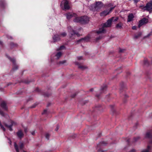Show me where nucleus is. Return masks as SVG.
Segmentation results:
<instances>
[{
	"label": "nucleus",
	"mask_w": 152,
	"mask_h": 152,
	"mask_svg": "<svg viewBox=\"0 0 152 152\" xmlns=\"http://www.w3.org/2000/svg\"><path fill=\"white\" fill-rule=\"evenodd\" d=\"M146 138H149L151 139L150 143L152 144V130L147 132L145 136Z\"/></svg>",
	"instance_id": "obj_12"
},
{
	"label": "nucleus",
	"mask_w": 152,
	"mask_h": 152,
	"mask_svg": "<svg viewBox=\"0 0 152 152\" xmlns=\"http://www.w3.org/2000/svg\"><path fill=\"white\" fill-rule=\"evenodd\" d=\"M24 82L25 83H29L30 82L26 81H25Z\"/></svg>",
	"instance_id": "obj_48"
},
{
	"label": "nucleus",
	"mask_w": 152,
	"mask_h": 152,
	"mask_svg": "<svg viewBox=\"0 0 152 152\" xmlns=\"http://www.w3.org/2000/svg\"><path fill=\"white\" fill-rule=\"evenodd\" d=\"M93 90V89H90V91H92Z\"/></svg>",
	"instance_id": "obj_53"
},
{
	"label": "nucleus",
	"mask_w": 152,
	"mask_h": 152,
	"mask_svg": "<svg viewBox=\"0 0 152 152\" xmlns=\"http://www.w3.org/2000/svg\"><path fill=\"white\" fill-rule=\"evenodd\" d=\"M61 55L62 53L60 52H59L57 53V54L56 55V56L57 57V59H59L60 58V57L61 56Z\"/></svg>",
	"instance_id": "obj_24"
},
{
	"label": "nucleus",
	"mask_w": 152,
	"mask_h": 152,
	"mask_svg": "<svg viewBox=\"0 0 152 152\" xmlns=\"http://www.w3.org/2000/svg\"><path fill=\"white\" fill-rule=\"evenodd\" d=\"M8 140H9V141H10V142H9V144H10V145H11V141H10V139H9V138H8Z\"/></svg>",
	"instance_id": "obj_44"
},
{
	"label": "nucleus",
	"mask_w": 152,
	"mask_h": 152,
	"mask_svg": "<svg viewBox=\"0 0 152 152\" xmlns=\"http://www.w3.org/2000/svg\"><path fill=\"white\" fill-rule=\"evenodd\" d=\"M107 86L106 85H104L101 88V91L104 90L106 89Z\"/></svg>",
	"instance_id": "obj_32"
},
{
	"label": "nucleus",
	"mask_w": 152,
	"mask_h": 152,
	"mask_svg": "<svg viewBox=\"0 0 152 152\" xmlns=\"http://www.w3.org/2000/svg\"><path fill=\"white\" fill-rule=\"evenodd\" d=\"M76 95L75 94H74L73 96H72V97H74Z\"/></svg>",
	"instance_id": "obj_50"
},
{
	"label": "nucleus",
	"mask_w": 152,
	"mask_h": 152,
	"mask_svg": "<svg viewBox=\"0 0 152 152\" xmlns=\"http://www.w3.org/2000/svg\"><path fill=\"white\" fill-rule=\"evenodd\" d=\"M133 0L134 1V3H137L140 0Z\"/></svg>",
	"instance_id": "obj_39"
},
{
	"label": "nucleus",
	"mask_w": 152,
	"mask_h": 152,
	"mask_svg": "<svg viewBox=\"0 0 152 152\" xmlns=\"http://www.w3.org/2000/svg\"><path fill=\"white\" fill-rule=\"evenodd\" d=\"M138 137L137 138V139H135V141H137V139H138Z\"/></svg>",
	"instance_id": "obj_55"
},
{
	"label": "nucleus",
	"mask_w": 152,
	"mask_h": 152,
	"mask_svg": "<svg viewBox=\"0 0 152 152\" xmlns=\"http://www.w3.org/2000/svg\"><path fill=\"white\" fill-rule=\"evenodd\" d=\"M50 135L49 134H47L45 135V137L47 140H49Z\"/></svg>",
	"instance_id": "obj_35"
},
{
	"label": "nucleus",
	"mask_w": 152,
	"mask_h": 152,
	"mask_svg": "<svg viewBox=\"0 0 152 152\" xmlns=\"http://www.w3.org/2000/svg\"><path fill=\"white\" fill-rule=\"evenodd\" d=\"M75 64L77 65H78V67L82 70H83L86 68V67L80 65L78 62H75Z\"/></svg>",
	"instance_id": "obj_19"
},
{
	"label": "nucleus",
	"mask_w": 152,
	"mask_h": 152,
	"mask_svg": "<svg viewBox=\"0 0 152 152\" xmlns=\"http://www.w3.org/2000/svg\"><path fill=\"white\" fill-rule=\"evenodd\" d=\"M10 84L8 83L7 84V86H9V85H10Z\"/></svg>",
	"instance_id": "obj_54"
},
{
	"label": "nucleus",
	"mask_w": 152,
	"mask_h": 152,
	"mask_svg": "<svg viewBox=\"0 0 152 152\" xmlns=\"http://www.w3.org/2000/svg\"><path fill=\"white\" fill-rule=\"evenodd\" d=\"M142 63L144 65L146 66H147L149 65V63L146 59L144 60Z\"/></svg>",
	"instance_id": "obj_22"
},
{
	"label": "nucleus",
	"mask_w": 152,
	"mask_h": 152,
	"mask_svg": "<svg viewBox=\"0 0 152 152\" xmlns=\"http://www.w3.org/2000/svg\"><path fill=\"white\" fill-rule=\"evenodd\" d=\"M14 146L17 152H19L18 147L16 142L14 143Z\"/></svg>",
	"instance_id": "obj_27"
},
{
	"label": "nucleus",
	"mask_w": 152,
	"mask_h": 152,
	"mask_svg": "<svg viewBox=\"0 0 152 152\" xmlns=\"http://www.w3.org/2000/svg\"><path fill=\"white\" fill-rule=\"evenodd\" d=\"M104 152V151H103V150H101V152Z\"/></svg>",
	"instance_id": "obj_52"
},
{
	"label": "nucleus",
	"mask_w": 152,
	"mask_h": 152,
	"mask_svg": "<svg viewBox=\"0 0 152 152\" xmlns=\"http://www.w3.org/2000/svg\"><path fill=\"white\" fill-rule=\"evenodd\" d=\"M110 19L111 20L112 22H115L118 20V17H113Z\"/></svg>",
	"instance_id": "obj_21"
},
{
	"label": "nucleus",
	"mask_w": 152,
	"mask_h": 152,
	"mask_svg": "<svg viewBox=\"0 0 152 152\" xmlns=\"http://www.w3.org/2000/svg\"><path fill=\"white\" fill-rule=\"evenodd\" d=\"M65 48V47L64 46L62 45L60 46V47L58 49H57V50H61Z\"/></svg>",
	"instance_id": "obj_31"
},
{
	"label": "nucleus",
	"mask_w": 152,
	"mask_h": 152,
	"mask_svg": "<svg viewBox=\"0 0 152 152\" xmlns=\"http://www.w3.org/2000/svg\"><path fill=\"white\" fill-rule=\"evenodd\" d=\"M66 33L65 32H63L61 33L59 35L60 36V38H61V37H65L66 35Z\"/></svg>",
	"instance_id": "obj_25"
},
{
	"label": "nucleus",
	"mask_w": 152,
	"mask_h": 152,
	"mask_svg": "<svg viewBox=\"0 0 152 152\" xmlns=\"http://www.w3.org/2000/svg\"><path fill=\"white\" fill-rule=\"evenodd\" d=\"M81 23L82 24L87 23L89 20V18L86 16L81 17Z\"/></svg>",
	"instance_id": "obj_8"
},
{
	"label": "nucleus",
	"mask_w": 152,
	"mask_h": 152,
	"mask_svg": "<svg viewBox=\"0 0 152 152\" xmlns=\"http://www.w3.org/2000/svg\"><path fill=\"white\" fill-rule=\"evenodd\" d=\"M31 134L32 135H34V134L35 132H33L31 133Z\"/></svg>",
	"instance_id": "obj_45"
},
{
	"label": "nucleus",
	"mask_w": 152,
	"mask_h": 152,
	"mask_svg": "<svg viewBox=\"0 0 152 152\" xmlns=\"http://www.w3.org/2000/svg\"><path fill=\"white\" fill-rule=\"evenodd\" d=\"M139 7L143 11H146L150 12H152V1H150L147 3L145 6L141 5Z\"/></svg>",
	"instance_id": "obj_3"
},
{
	"label": "nucleus",
	"mask_w": 152,
	"mask_h": 152,
	"mask_svg": "<svg viewBox=\"0 0 152 152\" xmlns=\"http://www.w3.org/2000/svg\"><path fill=\"white\" fill-rule=\"evenodd\" d=\"M148 22V19L145 18H144L140 20L139 23V25L138 26L139 28H140L144 24L147 23Z\"/></svg>",
	"instance_id": "obj_7"
},
{
	"label": "nucleus",
	"mask_w": 152,
	"mask_h": 152,
	"mask_svg": "<svg viewBox=\"0 0 152 152\" xmlns=\"http://www.w3.org/2000/svg\"><path fill=\"white\" fill-rule=\"evenodd\" d=\"M1 107L5 110H7V106L6 104L4 102H3L1 103Z\"/></svg>",
	"instance_id": "obj_17"
},
{
	"label": "nucleus",
	"mask_w": 152,
	"mask_h": 152,
	"mask_svg": "<svg viewBox=\"0 0 152 152\" xmlns=\"http://www.w3.org/2000/svg\"><path fill=\"white\" fill-rule=\"evenodd\" d=\"M67 19H69L72 17H76V14L72 12H68L65 14Z\"/></svg>",
	"instance_id": "obj_9"
},
{
	"label": "nucleus",
	"mask_w": 152,
	"mask_h": 152,
	"mask_svg": "<svg viewBox=\"0 0 152 152\" xmlns=\"http://www.w3.org/2000/svg\"><path fill=\"white\" fill-rule=\"evenodd\" d=\"M69 31V36L71 37H72L75 34L77 36H79L80 35L78 33L76 32L74 30L72 29Z\"/></svg>",
	"instance_id": "obj_13"
},
{
	"label": "nucleus",
	"mask_w": 152,
	"mask_h": 152,
	"mask_svg": "<svg viewBox=\"0 0 152 152\" xmlns=\"http://www.w3.org/2000/svg\"><path fill=\"white\" fill-rule=\"evenodd\" d=\"M103 37V36H100L99 37H97L96 38V40L97 41L99 39H102Z\"/></svg>",
	"instance_id": "obj_33"
},
{
	"label": "nucleus",
	"mask_w": 152,
	"mask_h": 152,
	"mask_svg": "<svg viewBox=\"0 0 152 152\" xmlns=\"http://www.w3.org/2000/svg\"><path fill=\"white\" fill-rule=\"evenodd\" d=\"M114 7H112V8H110V11H109V12H110L111 11L113 10V9L114 8Z\"/></svg>",
	"instance_id": "obj_42"
},
{
	"label": "nucleus",
	"mask_w": 152,
	"mask_h": 152,
	"mask_svg": "<svg viewBox=\"0 0 152 152\" xmlns=\"http://www.w3.org/2000/svg\"><path fill=\"white\" fill-rule=\"evenodd\" d=\"M17 134L18 137L20 139L22 138L24 134L21 130H19L17 132Z\"/></svg>",
	"instance_id": "obj_15"
},
{
	"label": "nucleus",
	"mask_w": 152,
	"mask_h": 152,
	"mask_svg": "<svg viewBox=\"0 0 152 152\" xmlns=\"http://www.w3.org/2000/svg\"><path fill=\"white\" fill-rule=\"evenodd\" d=\"M6 56L10 61L12 62L14 65V66L12 69V71H14L18 69V66L16 65L15 60L14 58H12L10 57L7 55H6Z\"/></svg>",
	"instance_id": "obj_5"
},
{
	"label": "nucleus",
	"mask_w": 152,
	"mask_h": 152,
	"mask_svg": "<svg viewBox=\"0 0 152 152\" xmlns=\"http://www.w3.org/2000/svg\"><path fill=\"white\" fill-rule=\"evenodd\" d=\"M5 4V3L4 2H2L0 4V6L1 7H3L4 6Z\"/></svg>",
	"instance_id": "obj_34"
},
{
	"label": "nucleus",
	"mask_w": 152,
	"mask_h": 152,
	"mask_svg": "<svg viewBox=\"0 0 152 152\" xmlns=\"http://www.w3.org/2000/svg\"><path fill=\"white\" fill-rule=\"evenodd\" d=\"M60 6L64 10H68L70 8L69 2L67 0H64L62 1Z\"/></svg>",
	"instance_id": "obj_4"
},
{
	"label": "nucleus",
	"mask_w": 152,
	"mask_h": 152,
	"mask_svg": "<svg viewBox=\"0 0 152 152\" xmlns=\"http://www.w3.org/2000/svg\"><path fill=\"white\" fill-rule=\"evenodd\" d=\"M150 148V147L149 146H148L147 149L143 150L142 151V152H149Z\"/></svg>",
	"instance_id": "obj_28"
},
{
	"label": "nucleus",
	"mask_w": 152,
	"mask_h": 152,
	"mask_svg": "<svg viewBox=\"0 0 152 152\" xmlns=\"http://www.w3.org/2000/svg\"><path fill=\"white\" fill-rule=\"evenodd\" d=\"M89 38L88 37H86L82 38L77 41V42L83 43L87 42L89 41Z\"/></svg>",
	"instance_id": "obj_11"
},
{
	"label": "nucleus",
	"mask_w": 152,
	"mask_h": 152,
	"mask_svg": "<svg viewBox=\"0 0 152 152\" xmlns=\"http://www.w3.org/2000/svg\"><path fill=\"white\" fill-rule=\"evenodd\" d=\"M23 152H26L25 151H23Z\"/></svg>",
	"instance_id": "obj_59"
},
{
	"label": "nucleus",
	"mask_w": 152,
	"mask_h": 152,
	"mask_svg": "<svg viewBox=\"0 0 152 152\" xmlns=\"http://www.w3.org/2000/svg\"><path fill=\"white\" fill-rule=\"evenodd\" d=\"M104 142H102V144H104Z\"/></svg>",
	"instance_id": "obj_58"
},
{
	"label": "nucleus",
	"mask_w": 152,
	"mask_h": 152,
	"mask_svg": "<svg viewBox=\"0 0 152 152\" xmlns=\"http://www.w3.org/2000/svg\"><path fill=\"white\" fill-rule=\"evenodd\" d=\"M141 35V33L140 32L139 33L135 35L134 37V39H137L140 37Z\"/></svg>",
	"instance_id": "obj_23"
},
{
	"label": "nucleus",
	"mask_w": 152,
	"mask_h": 152,
	"mask_svg": "<svg viewBox=\"0 0 152 152\" xmlns=\"http://www.w3.org/2000/svg\"><path fill=\"white\" fill-rule=\"evenodd\" d=\"M110 107H111V109H113V105H111Z\"/></svg>",
	"instance_id": "obj_47"
},
{
	"label": "nucleus",
	"mask_w": 152,
	"mask_h": 152,
	"mask_svg": "<svg viewBox=\"0 0 152 152\" xmlns=\"http://www.w3.org/2000/svg\"><path fill=\"white\" fill-rule=\"evenodd\" d=\"M110 13V12L108 11H104L100 13V15L101 16H104L108 15Z\"/></svg>",
	"instance_id": "obj_18"
},
{
	"label": "nucleus",
	"mask_w": 152,
	"mask_h": 152,
	"mask_svg": "<svg viewBox=\"0 0 152 152\" xmlns=\"http://www.w3.org/2000/svg\"><path fill=\"white\" fill-rule=\"evenodd\" d=\"M59 129V126L58 125H57L56 129H55V131H57Z\"/></svg>",
	"instance_id": "obj_40"
},
{
	"label": "nucleus",
	"mask_w": 152,
	"mask_h": 152,
	"mask_svg": "<svg viewBox=\"0 0 152 152\" xmlns=\"http://www.w3.org/2000/svg\"><path fill=\"white\" fill-rule=\"evenodd\" d=\"M102 2L101 1H96L95 4H92L90 5V9L94 11H99L102 7Z\"/></svg>",
	"instance_id": "obj_1"
},
{
	"label": "nucleus",
	"mask_w": 152,
	"mask_h": 152,
	"mask_svg": "<svg viewBox=\"0 0 152 152\" xmlns=\"http://www.w3.org/2000/svg\"><path fill=\"white\" fill-rule=\"evenodd\" d=\"M77 58L78 60H80L83 59V57L82 56H78L77 57Z\"/></svg>",
	"instance_id": "obj_36"
},
{
	"label": "nucleus",
	"mask_w": 152,
	"mask_h": 152,
	"mask_svg": "<svg viewBox=\"0 0 152 152\" xmlns=\"http://www.w3.org/2000/svg\"><path fill=\"white\" fill-rule=\"evenodd\" d=\"M47 109L44 110L43 112L42 113V114H44L47 113Z\"/></svg>",
	"instance_id": "obj_38"
},
{
	"label": "nucleus",
	"mask_w": 152,
	"mask_h": 152,
	"mask_svg": "<svg viewBox=\"0 0 152 152\" xmlns=\"http://www.w3.org/2000/svg\"><path fill=\"white\" fill-rule=\"evenodd\" d=\"M9 122L11 124H10L8 125L5 123H3V124L6 127L8 128L10 131H12V126L15 125L16 123L11 120H10Z\"/></svg>",
	"instance_id": "obj_6"
},
{
	"label": "nucleus",
	"mask_w": 152,
	"mask_h": 152,
	"mask_svg": "<svg viewBox=\"0 0 152 152\" xmlns=\"http://www.w3.org/2000/svg\"><path fill=\"white\" fill-rule=\"evenodd\" d=\"M123 25V24L122 23L120 22L119 23L116 24V28L117 29H121L122 28V26Z\"/></svg>",
	"instance_id": "obj_20"
},
{
	"label": "nucleus",
	"mask_w": 152,
	"mask_h": 152,
	"mask_svg": "<svg viewBox=\"0 0 152 152\" xmlns=\"http://www.w3.org/2000/svg\"><path fill=\"white\" fill-rule=\"evenodd\" d=\"M125 97H128V96L127 95H125Z\"/></svg>",
	"instance_id": "obj_51"
},
{
	"label": "nucleus",
	"mask_w": 152,
	"mask_h": 152,
	"mask_svg": "<svg viewBox=\"0 0 152 152\" xmlns=\"http://www.w3.org/2000/svg\"><path fill=\"white\" fill-rule=\"evenodd\" d=\"M75 17V18L73 20L74 22L81 23V17H77V15H76V17Z\"/></svg>",
	"instance_id": "obj_16"
},
{
	"label": "nucleus",
	"mask_w": 152,
	"mask_h": 152,
	"mask_svg": "<svg viewBox=\"0 0 152 152\" xmlns=\"http://www.w3.org/2000/svg\"><path fill=\"white\" fill-rule=\"evenodd\" d=\"M0 45H3L2 42L1 41H0Z\"/></svg>",
	"instance_id": "obj_46"
},
{
	"label": "nucleus",
	"mask_w": 152,
	"mask_h": 152,
	"mask_svg": "<svg viewBox=\"0 0 152 152\" xmlns=\"http://www.w3.org/2000/svg\"><path fill=\"white\" fill-rule=\"evenodd\" d=\"M10 45L12 47H16L17 46V44H14L13 42H11L10 44Z\"/></svg>",
	"instance_id": "obj_30"
},
{
	"label": "nucleus",
	"mask_w": 152,
	"mask_h": 152,
	"mask_svg": "<svg viewBox=\"0 0 152 152\" xmlns=\"http://www.w3.org/2000/svg\"><path fill=\"white\" fill-rule=\"evenodd\" d=\"M35 107V106H32V107H32V108H34V107Z\"/></svg>",
	"instance_id": "obj_56"
},
{
	"label": "nucleus",
	"mask_w": 152,
	"mask_h": 152,
	"mask_svg": "<svg viewBox=\"0 0 152 152\" xmlns=\"http://www.w3.org/2000/svg\"><path fill=\"white\" fill-rule=\"evenodd\" d=\"M135 151V150L134 149H132V150L130 152H134Z\"/></svg>",
	"instance_id": "obj_49"
},
{
	"label": "nucleus",
	"mask_w": 152,
	"mask_h": 152,
	"mask_svg": "<svg viewBox=\"0 0 152 152\" xmlns=\"http://www.w3.org/2000/svg\"><path fill=\"white\" fill-rule=\"evenodd\" d=\"M112 21L110 19H108L107 21L106 22L104 23L102 26V28H99V30L97 31L96 33L97 34H99L101 33H104L105 32L104 28V27H110L111 26L112 24Z\"/></svg>",
	"instance_id": "obj_2"
},
{
	"label": "nucleus",
	"mask_w": 152,
	"mask_h": 152,
	"mask_svg": "<svg viewBox=\"0 0 152 152\" xmlns=\"http://www.w3.org/2000/svg\"><path fill=\"white\" fill-rule=\"evenodd\" d=\"M66 60H64V61H60L59 63L61 64H64L65 63H66Z\"/></svg>",
	"instance_id": "obj_37"
},
{
	"label": "nucleus",
	"mask_w": 152,
	"mask_h": 152,
	"mask_svg": "<svg viewBox=\"0 0 152 152\" xmlns=\"http://www.w3.org/2000/svg\"><path fill=\"white\" fill-rule=\"evenodd\" d=\"M134 18V15L132 13L129 14L128 16L127 22H130L133 20Z\"/></svg>",
	"instance_id": "obj_14"
},
{
	"label": "nucleus",
	"mask_w": 152,
	"mask_h": 152,
	"mask_svg": "<svg viewBox=\"0 0 152 152\" xmlns=\"http://www.w3.org/2000/svg\"><path fill=\"white\" fill-rule=\"evenodd\" d=\"M25 132H26V130H25Z\"/></svg>",
	"instance_id": "obj_57"
},
{
	"label": "nucleus",
	"mask_w": 152,
	"mask_h": 152,
	"mask_svg": "<svg viewBox=\"0 0 152 152\" xmlns=\"http://www.w3.org/2000/svg\"><path fill=\"white\" fill-rule=\"evenodd\" d=\"M53 42H56L60 40V36L57 34H55L53 35L52 37Z\"/></svg>",
	"instance_id": "obj_10"
},
{
	"label": "nucleus",
	"mask_w": 152,
	"mask_h": 152,
	"mask_svg": "<svg viewBox=\"0 0 152 152\" xmlns=\"http://www.w3.org/2000/svg\"><path fill=\"white\" fill-rule=\"evenodd\" d=\"M24 147L23 143L21 142H20L19 143V148L21 149H22Z\"/></svg>",
	"instance_id": "obj_26"
},
{
	"label": "nucleus",
	"mask_w": 152,
	"mask_h": 152,
	"mask_svg": "<svg viewBox=\"0 0 152 152\" xmlns=\"http://www.w3.org/2000/svg\"><path fill=\"white\" fill-rule=\"evenodd\" d=\"M132 29L133 30H135L136 29V26H133L132 27Z\"/></svg>",
	"instance_id": "obj_41"
},
{
	"label": "nucleus",
	"mask_w": 152,
	"mask_h": 152,
	"mask_svg": "<svg viewBox=\"0 0 152 152\" xmlns=\"http://www.w3.org/2000/svg\"><path fill=\"white\" fill-rule=\"evenodd\" d=\"M123 51H124V49H120V50H119V51L120 52H123Z\"/></svg>",
	"instance_id": "obj_43"
},
{
	"label": "nucleus",
	"mask_w": 152,
	"mask_h": 152,
	"mask_svg": "<svg viewBox=\"0 0 152 152\" xmlns=\"http://www.w3.org/2000/svg\"><path fill=\"white\" fill-rule=\"evenodd\" d=\"M0 127L1 129L4 131H5L6 130V129L4 127V126L1 124V121H0Z\"/></svg>",
	"instance_id": "obj_29"
}]
</instances>
